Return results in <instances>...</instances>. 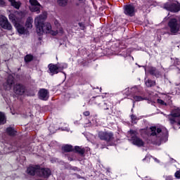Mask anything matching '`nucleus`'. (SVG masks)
<instances>
[{
  "label": "nucleus",
  "instance_id": "obj_1",
  "mask_svg": "<svg viewBox=\"0 0 180 180\" xmlns=\"http://www.w3.org/2000/svg\"><path fill=\"white\" fill-rule=\"evenodd\" d=\"M47 18V14L44 13L34 19L35 26L37 27V33L38 36H41L43 33H49L52 36H57V31L51 30V24L49 22L44 23V20Z\"/></svg>",
  "mask_w": 180,
  "mask_h": 180
},
{
  "label": "nucleus",
  "instance_id": "obj_2",
  "mask_svg": "<svg viewBox=\"0 0 180 180\" xmlns=\"http://www.w3.org/2000/svg\"><path fill=\"white\" fill-rule=\"evenodd\" d=\"M167 26L169 27V32L167 34L171 36H176L178 32H180V20L178 18H170Z\"/></svg>",
  "mask_w": 180,
  "mask_h": 180
},
{
  "label": "nucleus",
  "instance_id": "obj_3",
  "mask_svg": "<svg viewBox=\"0 0 180 180\" xmlns=\"http://www.w3.org/2000/svg\"><path fill=\"white\" fill-rule=\"evenodd\" d=\"M138 134L139 133L137 131L131 129L127 133V137L131 141H132V144H134V146H136L137 147H143L144 146V141L143 139L137 136Z\"/></svg>",
  "mask_w": 180,
  "mask_h": 180
},
{
  "label": "nucleus",
  "instance_id": "obj_4",
  "mask_svg": "<svg viewBox=\"0 0 180 180\" xmlns=\"http://www.w3.org/2000/svg\"><path fill=\"white\" fill-rule=\"evenodd\" d=\"M150 130V136H155L160 140H162V137H167V136H168V131L165 128H157V127H151Z\"/></svg>",
  "mask_w": 180,
  "mask_h": 180
},
{
  "label": "nucleus",
  "instance_id": "obj_5",
  "mask_svg": "<svg viewBox=\"0 0 180 180\" xmlns=\"http://www.w3.org/2000/svg\"><path fill=\"white\" fill-rule=\"evenodd\" d=\"M167 118L172 124L177 123V124L180 126V108L174 109L171 114L167 116Z\"/></svg>",
  "mask_w": 180,
  "mask_h": 180
},
{
  "label": "nucleus",
  "instance_id": "obj_6",
  "mask_svg": "<svg viewBox=\"0 0 180 180\" xmlns=\"http://www.w3.org/2000/svg\"><path fill=\"white\" fill-rule=\"evenodd\" d=\"M98 138L100 139V140L106 141V143L112 141L113 139H115L113 132L103 131L98 132Z\"/></svg>",
  "mask_w": 180,
  "mask_h": 180
},
{
  "label": "nucleus",
  "instance_id": "obj_7",
  "mask_svg": "<svg viewBox=\"0 0 180 180\" xmlns=\"http://www.w3.org/2000/svg\"><path fill=\"white\" fill-rule=\"evenodd\" d=\"M163 8L170 12L176 13L180 11V5L174 3H166L163 5Z\"/></svg>",
  "mask_w": 180,
  "mask_h": 180
},
{
  "label": "nucleus",
  "instance_id": "obj_8",
  "mask_svg": "<svg viewBox=\"0 0 180 180\" xmlns=\"http://www.w3.org/2000/svg\"><path fill=\"white\" fill-rule=\"evenodd\" d=\"M0 26L6 30H12V25L4 15H0Z\"/></svg>",
  "mask_w": 180,
  "mask_h": 180
},
{
  "label": "nucleus",
  "instance_id": "obj_9",
  "mask_svg": "<svg viewBox=\"0 0 180 180\" xmlns=\"http://www.w3.org/2000/svg\"><path fill=\"white\" fill-rule=\"evenodd\" d=\"M124 13L127 15V16H134V13H136V7L132 4L125 5L124 6Z\"/></svg>",
  "mask_w": 180,
  "mask_h": 180
},
{
  "label": "nucleus",
  "instance_id": "obj_10",
  "mask_svg": "<svg viewBox=\"0 0 180 180\" xmlns=\"http://www.w3.org/2000/svg\"><path fill=\"white\" fill-rule=\"evenodd\" d=\"M30 4L31 5L30 7L31 12L40 13V8H41V5H40V3L37 1V0H30Z\"/></svg>",
  "mask_w": 180,
  "mask_h": 180
},
{
  "label": "nucleus",
  "instance_id": "obj_11",
  "mask_svg": "<svg viewBox=\"0 0 180 180\" xmlns=\"http://www.w3.org/2000/svg\"><path fill=\"white\" fill-rule=\"evenodd\" d=\"M25 86L20 84H15L13 87V91L16 95H23L25 94Z\"/></svg>",
  "mask_w": 180,
  "mask_h": 180
},
{
  "label": "nucleus",
  "instance_id": "obj_12",
  "mask_svg": "<svg viewBox=\"0 0 180 180\" xmlns=\"http://www.w3.org/2000/svg\"><path fill=\"white\" fill-rule=\"evenodd\" d=\"M37 175L39 176H44V178H49V176L51 175V170H50L49 168L40 169L39 167V170Z\"/></svg>",
  "mask_w": 180,
  "mask_h": 180
},
{
  "label": "nucleus",
  "instance_id": "obj_13",
  "mask_svg": "<svg viewBox=\"0 0 180 180\" xmlns=\"http://www.w3.org/2000/svg\"><path fill=\"white\" fill-rule=\"evenodd\" d=\"M39 98L41 101H47L49 99V91L45 89H41L39 91Z\"/></svg>",
  "mask_w": 180,
  "mask_h": 180
},
{
  "label": "nucleus",
  "instance_id": "obj_14",
  "mask_svg": "<svg viewBox=\"0 0 180 180\" xmlns=\"http://www.w3.org/2000/svg\"><path fill=\"white\" fill-rule=\"evenodd\" d=\"M40 166H30L27 168V172L29 175H37Z\"/></svg>",
  "mask_w": 180,
  "mask_h": 180
},
{
  "label": "nucleus",
  "instance_id": "obj_15",
  "mask_svg": "<svg viewBox=\"0 0 180 180\" xmlns=\"http://www.w3.org/2000/svg\"><path fill=\"white\" fill-rule=\"evenodd\" d=\"M14 79L15 78L12 76V75H8L6 82L7 87L6 88V89H7L8 91H9V89H12V86L13 84H15Z\"/></svg>",
  "mask_w": 180,
  "mask_h": 180
},
{
  "label": "nucleus",
  "instance_id": "obj_16",
  "mask_svg": "<svg viewBox=\"0 0 180 180\" xmlns=\"http://www.w3.org/2000/svg\"><path fill=\"white\" fill-rule=\"evenodd\" d=\"M15 29L17 30V32L20 34H25V32H26V30L25 29V27H23V25L18 22H15Z\"/></svg>",
  "mask_w": 180,
  "mask_h": 180
},
{
  "label": "nucleus",
  "instance_id": "obj_17",
  "mask_svg": "<svg viewBox=\"0 0 180 180\" xmlns=\"http://www.w3.org/2000/svg\"><path fill=\"white\" fill-rule=\"evenodd\" d=\"M49 71L51 73H52V75H53V74H58V68L57 66V65H54V64H49Z\"/></svg>",
  "mask_w": 180,
  "mask_h": 180
},
{
  "label": "nucleus",
  "instance_id": "obj_18",
  "mask_svg": "<svg viewBox=\"0 0 180 180\" xmlns=\"http://www.w3.org/2000/svg\"><path fill=\"white\" fill-rule=\"evenodd\" d=\"M149 72L150 75H154L157 78L160 77L161 75V73H160V71H158L155 68H150V69L149 70Z\"/></svg>",
  "mask_w": 180,
  "mask_h": 180
},
{
  "label": "nucleus",
  "instance_id": "obj_19",
  "mask_svg": "<svg viewBox=\"0 0 180 180\" xmlns=\"http://www.w3.org/2000/svg\"><path fill=\"white\" fill-rule=\"evenodd\" d=\"M8 2H10L11 6L15 9H19L20 8V5H22L20 1H16V0H8Z\"/></svg>",
  "mask_w": 180,
  "mask_h": 180
},
{
  "label": "nucleus",
  "instance_id": "obj_20",
  "mask_svg": "<svg viewBox=\"0 0 180 180\" xmlns=\"http://www.w3.org/2000/svg\"><path fill=\"white\" fill-rule=\"evenodd\" d=\"M62 150L64 153H71V151H74V148L71 145H65L62 147Z\"/></svg>",
  "mask_w": 180,
  "mask_h": 180
},
{
  "label": "nucleus",
  "instance_id": "obj_21",
  "mask_svg": "<svg viewBox=\"0 0 180 180\" xmlns=\"http://www.w3.org/2000/svg\"><path fill=\"white\" fill-rule=\"evenodd\" d=\"M33 19L32 18H28L27 19L26 23H25V26L27 29H32V27H33Z\"/></svg>",
  "mask_w": 180,
  "mask_h": 180
},
{
  "label": "nucleus",
  "instance_id": "obj_22",
  "mask_svg": "<svg viewBox=\"0 0 180 180\" xmlns=\"http://www.w3.org/2000/svg\"><path fill=\"white\" fill-rule=\"evenodd\" d=\"M144 99L146 98L142 96H137L136 94L132 95V101H134V102H141V101H144Z\"/></svg>",
  "mask_w": 180,
  "mask_h": 180
},
{
  "label": "nucleus",
  "instance_id": "obj_23",
  "mask_svg": "<svg viewBox=\"0 0 180 180\" xmlns=\"http://www.w3.org/2000/svg\"><path fill=\"white\" fill-rule=\"evenodd\" d=\"M75 150L76 153H78V154H80V155H84L85 154V148L79 147V146H75Z\"/></svg>",
  "mask_w": 180,
  "mask_h": 180
},
{
  "label": "nucleus",
  "instance_id": "obj_24",
  "mask_svg": "<svg viewBox=\"0 0 180 180\" xmlns=\"http://www.w3.org/2000/svg\"><path fill=\"white\" fill-rule=\"evenodd\" d=\"M6 133H8L9 136H15L16 134V131H15L13 127H8L6 129Z\"/></svg>",
  "mask_w": 180,
  "mask_h": 180
},
{
  "label": "nucleus",
  "instance_id": "obj_25",
  "mask_svg": "<svg viewBox=\"0 0 180 180\" xmlns=\"http://www.w3.org/2000/svg\"><path fill=\"white\" fill-rule=\"evenodd\" d=\"M129 91L131 92V95H136V94H139V92H140V90H139V88L136 86L129 89Z\"/></svg>",
  "mask_w": 180,
  "mask_h": 180
},
{
  "label": "nucleus",
  "instance_id": "obj_26",
  "mask_svg": "<svg viewBox=\"0 0 180 180\" xmlns=\"http://www.w3.org/2000/svg\"><path fill=\"white\" fill-rule=\"evenodd\" d=\"M58 67V71H63V70L67 68V67H68V65H67V63H61V64H57L56 65Z\"/></svg>",
  "mask_w": 180,
  "mask_h": 180
},
{
  "label": "nucleus",
  "instance_id": "obj_27",
  "mask_svg": "<svg viewBox=\"0 0 180 180\" xmlns=\"http://www.w3.org/2000/svg\"><path fill=\"white\" fill-rule=\"evenodd\" d=\"M6 123V118L5 114L0 112V124H5Z\"/></svg>",
  "mask_w": 180,
  "mask_h": 180
},
{
  "label": "nucleus",
  "instance_id": "obj_28",
  "mask_svg": "<svg viewBox=\"0 0 180 180\" xmlns=\"http://www.w3.org/2000/svg\"><path fill=\"white\" fill-rule=\"evenodd\" d=\"M146 86H148V88H150L151 86H155V81H153L151 79H148L146 82Z\"/></svg>",
  "mask_w": 180,
  "mask_h": 180
},
{
  "label": "nucleus",
  "instance_id": "obj_29",
  "mask_svg": "<svg viewBox=\"0 0 180 180\" xmlns=\"http://www.w3.org/2000/svg\"><path fill=\"white\" fill-rule=\"evenodd\" d=\"M60 6H65L68 4V0H57Z\"/></svg>",
  "mask_w": 180,
  "mask_h": 180
},
{
  "label": "nucleus",
  "instance_id": "obj_30",
  "mask_svg": "<svg viewBox=\"0 0 180 180\" xmlns=\"http://www.w3.org/2000/svg\"><path fill=\"white\" fill-rule=\"evenodd\" d=\"M8 18L10 19V20H11L13 23H16V15H15V14L11 13L8 15Z\"/></svg>",
  "mask_w": 180,
  "mask_h": 180
},
{
  "label": "nucleus",
  "instance_id": "obj_31",
  "mask_svg": "<svg viewBox=\"0 0 180 180\" xmlns=\"http://www.w3.org/2000/svg\"><path fill=\"white\" fill-rule=\"evenodd\" d=\"M110 108H113V105L110 103H104V105H103L104 110H109Z\"/></svg>",
  "mask_w": 180,
  "mask_h": 180
},
{
  "label": "nucleus",
  "instance_id": "obj_32",
  "mask_svg": "<svg viewBox=\"0 0 180 180\" xmlns=\"http://www.w3.org/2000/svg\"><path fill=\"white\" fill-rule=\"evenodd\" d=\"M32 60H33V56H32V55H27L25 57V63H30V61H32Z\"/></svg>",
  "mask_w": 180,
  "mask_h": 180
},
{
  "label": "nucleus",
  "instance_id": "obj_33",
  "mask_svg": "<svg viewBox=\"0 0 180 180\" xmlns=\"http://www.w3.org/2000/svg\"><path fill=\"white\" fill-rule=\"evenodd\" d=\"M174 176L176 178V179H180V170H178L175 172Z\"/></svg>",
  "mask_w": 180,
  "mask_h": 180
},
{
  "label": "nucleus",
  "instance_id": "obj_34",
  "mask_svg": "<svg viewBox=\"0 0 180 180\" xmlns=\"http://www.w3.org/2000/svg\"><path fill=\"white\" fill-rule=\"evenodd\" d=\"M158 103H160V105H165V106H167V103L164 102V101L160 98L158 99Z\"/></svg>",
  "mask_w": 180,
  "mask_h": 180
},
{
  "label": "nucleus",
  "instance_id": "obj_35",
  "mask_svg": "<svg viewBox=\"0 0 180 180\" xmlns=\"http://www.w3.org/2000/svg\"><path fill=\"white\" fill-rule=\"evenodd\" d=\"M174 65H180V60L179 58L174 60Z\"/></svg>",
  "mask_w": 180,
  "mask_h": 180
},
{
  "label": "nucleus",
  "instance_id": "obj_36",
  "mask_svg": "<svg viewBox=\"0 0 180 180\" xmlns=\"http://www.w3.org/2000/svg\"><path fill=\"white\" fill-rule=\"evenodd\" d=\"M131 119L132 122H135L137 120V117H136V115H131Z\"/></svg>",
  "mask_w": 180,
  "mask_h": 180
},
{
  "label": "nucleus",
  "instance_id": "obj_37",
  "mask_svg": "<svg viewBox=\"0 0 180 180\" xmlns=\"http://www.w3.org/2000/svg\"><path fill=\"white\" fill-rule=\"evenodd\" d=\"M6 2L4 0H0V6H5Z\"/></svg>",
  "mask_w": 180,
  "mask_h": 180
},
{
  "label": "nucleus",
  "instance_id": "obj_38",
  "mask_svg": "<svg viewBox=\"0 0 180 180\" xmlns=\"http://www.w3.org/2000/svg\"><path fill=\"white\" fill-rule=\"evenodd\" d=\"M83 115L84 116H89V115H91V113L89 112V111H85L83 112Z\"/></svg>",
  "mask_w": 180,
  "mask_h": 180
},
{
  "label": "nucleus",
  "instance_id": "obj_39",
  "mask_svg": "<svg viewBox=\"0 0 180 180\" xmlns=\"http://www.w3.org/2000/svg\"><path fill=\"white\" fill-rule=\"evenodd\" d=\"M166 180H172V176H166Z\"/></svg>",
  "mask_w": 180,
  "mask_h": 180
},
{
  "label": "nucleus",
  "instance_id": "obj_40",
  "mask_svg": "<svg viewBox=\"0 0 180 180\" xmlns=\"http://www.w3.org/2000/svg\"><path fill=\"white\" fill-rule=\"evenodd\" d=\"M110 171H109V169L107 170V174H110Z\"/></svg>",
  "mask_w": 180,
  "mask_h": 180
},
{
  "label": "nucleus",
  "instance_id": "obj_41",
  "mask_svg": "<svg viewBox=\"0 0 180 180\" xmlns=\"http://www.w3.org/2000/svg\"><path fill=\"white\" fill-rule=\"evenodd\" d=\"M155 161H158V160H157V158H155Z\"/></svg>",
  "mask_w": 180,
  "mask_h": 180
},
{
  "label": "nucleus",
  "instance_id": "obj_42",
  "mask_svg": "<svg viewBox=\"0 0 180 180\" xmlns=\"http://www.w3.org/2000/svg\"><path fill=\"white\" fill-rule=\"evenodd\" d=\"M79 26H81V23H79Z\"/></svg>",
  "mask_w": 180,
  "mask_h": 180
},
{
  "label": "nucleus",
  "instance_id": "obj_43",
  "mask_svg": "<svg viewBox=\"0 0 180 180\" xmlns=\"http://www.w3.org/2000/svg\"><path fill=\"white\" fill-rule=\"evenodd\" d=\"M101 148H105V147H101Z\"/></svg>",
  "mask_w": 180,
  "mask_h": 180
}]
</instances>
